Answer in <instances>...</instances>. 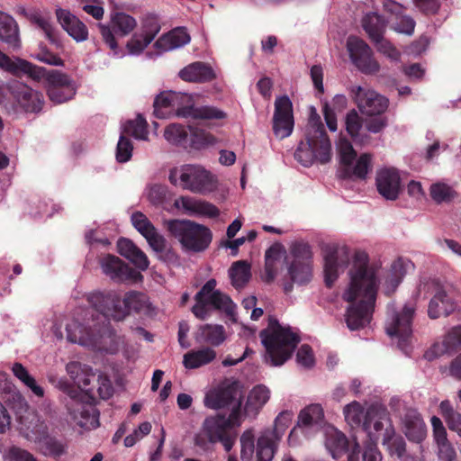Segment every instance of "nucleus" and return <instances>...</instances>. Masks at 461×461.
Instances as JSON below:
<instances>
[{"instance_id": "43", "label": "nucleus", "mask_w": 461, "mask_h": 461, "mask_svg": "<svg viewBox=\"0 0 461 461\" xmlns=\"http://www.w3.org/2000/svg\"><path fill=\"white\" fill-rule=\"evenodd\" d=\"M323 419V411L320 404H310L303 409L298 416L297 427L301 429L316 428Z\"/></svg>"}, {"instance_id": "61", "label": "nucleus", "mask_w": 461, "mask_h": 461, "mask_svg": "<svg viewBox=\"0 0 461 461\" xmlns=\"http://www.w3.org/2000/svg\"><path fill=\"white\" fill-rule=\"evenodd\" d=\"M37 60L48 64L50 66L62 67L64 61L55 53L50 51L46 48H41L37 53L33 55Z\"/></svg>"}, {"instance_id": "7", "label": "nucleus", "mask_w": 461, "mask_h": 461, "mask_svg": "<svg viewBox=\"0 0 461 461\" xmlns=\"http://www.w3.org/2000/svg\"><path fill=\"white\" fill-rule=\"evenodd\" d=\"M266 349L265 362L272 366H283L293 355L300 337L297 330L269 317L266 329L259 332Z\"/></svg>"}, {"instance_id": "36", "label": "nucleus", "mask_w": 461, "mask_h": 461, "mask_svg": "<svg viewBox=\"0 0 461 461\" xmlns=\"http://www.w3.org/2000/svg\"><path fill=\"white\" fill-rule=\"evenodd\" d=\"M191 37L185 28L178 27L163 34L154 43L158 52L163 53L181 48L190 42Z\"/></svg>"}, {"instance_id": "19", "label": "nucleus", "mask_w": 461, "mask_h": 461, "mask_svg": "<svg viewBox=\"0 0 461 461\" xmlns=\"http://www.w3.org/2000/svg\"><path fill=\"white\" fill-rule=\"evenodd\" d=\"M363 429L369 437V441L376 442L379 436L386 442L392 439L395 430L387 409L380 404H372L366 409Z\"/></svg>"}, {"instance_id": "6", "label": "nucleus", "mask_w": 461, "mask_h": 461, "mask_svg": "<svg viewBox=\"0 0 461 461\" xmlns=\"http://www.w3.org/2000/svg\"><path fill=\"white\" fill-rule=\"evenodd\" d=\"M91 310L104 320L122 321L131 311L140 312L149 308L147 296L140 292L131 291L122 299L114 291H94L86 294Z\"/></svg>"}, {"instance_id": "14", "label": "nucleus", "mask_w": 461, "mask_h": 461, "mask_svg": "<svg viewBox=\"0 0 461 461\" xmlns=\"http://www.w3.org/2000/svg\"><path fill=\"white\" fill-rule=\"evenodd\" d=\"M292 260L287 261V276L289 282L284 284L286 294L292 292L293 285H303L312 279V258L311 246L305 242H295L290 250Z\"/></svg>"}, {"instance_id": "41", "label": "nucleus", "mask_w": 461, "mask_h": 461, "mask_svg": "<svg viewBox=\"0 0 461 461\" xmlns=\"http://www.w3.org/2000/svg\"><path fill=\"white\" fill-rule=\"evenodd\" d=\"M194 339L198 343L219 346L226 339L225 329L219 324L201 325L195 332Z\"/></svg>"}, {"instance_id": "25", "label": "nucleus", "mask_w": 461, "mask_h": 461, "mask_svg": "<svg viewBox=\"0 0 461 461\" xmlns=\"http://www.w3.org/2000/svg\"><path fill=\"white\" fill-rule=\"evenodd\" d=\"M349 250L346 246H331L324 256V277L327 286H331L339 277L340 270L348 264Z\"/></svg>"}, {"instance_id": "32", "label": "nucleus", "mask_w": 461, "mask_h": 461, "mask_svg": "<svg viewBox=\"0 0 461 461\" xmlns=\"http://www.w3.org/2000/svg\"><path fill=\"white\" fill-rule=\"evenodd\" d=\"M430 421L438 459L443 461L451 456H457L455 447L447 438V433L441 420L437 416H433Z\"/></svg>"}, {"instance_id": "62", "label": "nucleus", "mask_w": 461, "mask_h": 461, "mask_svg": "<svg viewBox=\"0 0 461 461\" xmlns=\"http://www.w3.org/2000/svg\"><path fill=\"white\" fill-rule=\"evenodd\" d=\"M445 350L461 348V326L455 327L449 330L444 339Z\"/></svg>"}, {"instance_id": "39", "label": "nucleus", "mask_w": 461, "mask_h": 461, "mask_svg": "<svg viewBox=\"0 0 461 461\" xmlns=\"http://www.w3.org/2000/svg\"><path fill=\"white\" fill-rule=\"evenodd\" d=\"M119 253L129 259L140 270H146L149 261L146 254L139 249L131 240L120 239L117 242Z\"/></svg>"}, {"instance_id": "23", "label": "nucleus", "mask_w": 461, "mask_h": 461, "mask_svg": "<svg viewBox=\"0 0 461 461\" xmlns=\"http://www.w3.org/2000/svg\"><path fill=\"white\" fill-rule=\"evenodd\" d=\"M293 104L288 96H279L275 101L273 131L279 139L289 137L294 130Z\"/></svg>"}, {"instance_id": "4", "label": "nucleus", "mask_w": 461, "mask_h": 461, "mask_svg": "<svg viewBox=\"0 0 461 461\" xmlns=\"http://www.w3.org/2000/svg\"><path fill=\"white\" fill-rule=\"evenodd\" d=\"M293 417L291 411H281L274 426L261 430L258 437L253 428L245 429L240 437L241 461H272Z\"/></svg>"}, {"instance_id": "11", "label": "nucleus", "mask_w": 461, "mask_h": 461, "mask_svg": "<svg viewBox=\"0 0 461 461\" xmlns=\"http://www.w3.org/2000/svg\"><path fill=\"white\" fill-rule=\"evenodd\" d=\"M169 181L174 185L200 194L212 193L217 187L215 176L199 165L187 164L172 168Z\"/></svg>"}, {"instance_id": "33", "label": "nucleus", "mask_w": 461, "mask_h": 461, "mask_svg": "<svg viewBox=\"0 0 461 461\" xmlns=\"http://www.w3.org/2000/svg\"><path fill=\"white\" fill-rule=\"evenodd\" d=\"M56 14L62 28L76 41L82 42L87 40V27L76 15L64 9H58Z\"/></svg>"}, {"instance_id": "56", "label": "nucleus", "mask_w": 461, "mask_h": 461, "mask_svg": "<svg viewBox=\"0 0 461 461\" xmlns=\"http://www.w3.org/2000/svg\"><path fill=\"white\" fill-rule=\"evenodd\" d=\"M0 452L5 461H37L31 453L17 446L2 447Z\"/></svg>"}, {"instance_id": "48", "label": "nucleus", "mask_w": 461, "mask_h": 461, "mask_svg": "<svg viewBox=\"0 0 461 461\" xmlns=\"http://www.w3.org/2000/svg\"><path fill=\"white\" fill-rule=\"evenodd\" d=\"M366 412V409L357 401L351 402L343 408L345 421L352 428L363 427Z\"/></svg>"}, {"instance_id": "52", "label": "nucleus", "mask_w": 461, "mask_h": 461, "mask_svg": "<svg viewBox=\"0 0 461 461\" xmlns=\"http://www.w3.org/2000/svg\"><path fill=\"white\" fill-rule=\"evenodd\" d=\"M249 265L245 261H237L229 270V276L231 284L236 288H240L249 281L250 277Z\"/></svg>"}, {"instance_id": "64", "label": "nucleus", "mask_w": 461, "mask_h": 461, "mask_svg": "<svg viewBox=\"0 0 461 461\" xmlns=\"http://www.w3.org/2000/svg\"><path fill=\"white\" fill-rule=\"evenodd\" d=\"M373 42L375 44L377 50L389 59L397 60L400 58V52L384 36L380 37L379 40H375Z\"/></svg>"}, {"instance_id": "46", "label": "nucleus", "mask_w": 461, "mask_h": 461, "mask_svg": "<svg viewBox=\"0 0 461 461\" xmlns=\"http://www.w3.org/2000/svg\"><path fill=\"white\" fill-rule=\"evenodd\" d=\"M11 370L14 375L23 383L37 397L44 396V389L38 384L35 378L29 373L27 368L19 362L13 364Z\"/></svg>"}, {"instance_id": "13", "label": "nucleus", "mask_w": 461, "mask_h": 461, "mask_svg": "<svg viewBox=\"0 0 461 461\" xmlns=\"http://www.w3.org/2000/svg\"><path fill=\"white\" fill-rule=\"evenodd\" d=\"M167 230L186 250L203 251L212 241V232L206 226L189 220L168 221Z\"/></svg>"}, {"instance_id": "21", "label": "nucleus", "mask_w": 461, "mask_h": 461, "mask_svg": "<svg viewBox=\"0 0 461 461\" xmlns=\"http://www.w3.org/2000/svg\"><path fill=\"white\" fill-rule=\"evenodd\" d=\"M418 294H431L433 296L428 307L430 319H438L441 315H449L456 309L453 300L447 294L442 285L435 280L421 282L418 286Z\"/></svg>"}, {"instance_id": "10", "label": "nucleus", "mask_w": 461, "mask_h": 461, "mask_svg": "<svg viewBox=\"0 0 461 461\" xmlns=\"http://www.w3.org/2000/svg\"><path fill=\"white\" fill-rule=\"evenodd\" d=\"M216 285L215 279H210L195 294V304L192 308V312L196 318L204 320L212 311L218 310L234 319L236 304L229 295L216 289Z\"/></svg>"}, {"instance_id": "37", "label": "nucleus", "mask_w": 461, "mask_h": 461, "mask_svg": "<svg viewBox=\"0 0 461 461\" xmlns=\"http://www.w3.org/2000/svg\"><path fill=\"white\" fill-rule=\"evenodd\" d=\"M349 441L341 431L330 426L325 429V447L334 458L342 456L349 447Z\"/></svg>"}, {"instance_id": "1", "label": "nucleus", "mask_w": 461, "mask_h": 461, "mask_svg": "<svg viewBox=\"0 0 461 461\" xmlns=\"http://www.w3.org/2000/svg\"><path fill=\"white\" fill-rule=\"evenodd\" d=\"M66 371L77 386V389H75L65 381L59 382V389L68 396L66 406L71 421L83 430L98 428L99 413L85 401L88 397H94L95 391L103 399L112 396L113 390L110 379L79 362L68 363Z\"/></svg>"}, {"instance_id": "15", "label": "nucleus", "mask_w": 461, "mask_h": 461, "mask_svg": "<svg viewBox=\"0 0 461 461\" xmlns=\"http://www.w3.org/2000/svg\"><path fill=\"white\" fill-rule=\"evenodd\" d=\"M337 149L340 161L341 176L365 178L372 167L371 155L364 153L357 158V153L352 144L346 138L339 139Z\"/></svg>"}, {"instance_id": "38", "label": "nucleus", "mask_w": 461, "mask_h": 461, "mask_svg": "<svg viewBox=\"0 0 461 461\" xmlns=\"http://www.w3.org/2000/svg\"><path fill=\"white\" fill-rule=\"evenodd\" d=\"M178 75L184 81L194 83H204L215 77L211 66L199 61L187 65L179 71Z\"/></svg>"}, {"instance_id": "50", "label": "nucleus", "mask_w": 461, "mask_h": 461, "mask_svg": "<svg viewBox=\"0 0 461 461\" xmlns=\"http://www.w3.org/2000/svg\"><path fill=\"white\" fill-rule=\"evenodd\" d=\"M429 193L432 200L437 203H449L456 196L454 187L443 181L433 183Z\"/></svg>"}, {"instance_id": "54", "label": "nucleus", "mask_w": 461, "mask_h": 461, "mask_svg": "<svg viewBox=\"0 0 461 461\" xmlns=\"http://www.w3.org/2000/svg\"><path fill=\"white\" fill-rule=\"evenodd\" d=\"M188 143L191 148L200 149L215 144L216 139L211 133L203 130L190 129Z\"/></svg>"}, {"instance_id": "60", "label": "nucleus", "mask_w": 461, "mask_h": 461, "mask_svg": "<svg viewBox=\"0 0 461 461\" xmlns=\"http://www.w3.org/2000/svg\"><path fill=\"white\" fill-rule=\"evenodd\" d=\"M151 424L148 421L142 422L138 429L124 438V446L127 447L134 446L144 436L149 434Z\"/></svg>"}, {"instance_id": "24", "label": "nucleus", "mask_w": 461, "mask_h": 461, "mask_svg": "<svg viewBox=\"0 0 461 461\" xmlns=\"http://www.w3.org/2000/svg\"><path fill=\"white\" fill-rule=\"evenodd\" d=\"M131 221L133 227L145 238L151 249L157 255L162 256L167 242L148 217L140 212H135L131 214Z\"/></svg>"}, {"instance_id": "28", "label": "nucleus", "mask_w": 461, "mask_h": 461, "mask_svg": "<svg viewBox=\"0 0 461 461\" xmlns=\"http://www.w3.org/2000/svg\"><path fill=\"white\" fill-rule=\"evenodd\" d=\"M174 205L189 216L216 218L220 214L214 204L191 196L177 198Z\"/></svg>"}, {"instance_id": "2", "label": "nucleus", "mask_w": 461, "mask_h": 461, "mask_svg": "<svg viewBox=\"0 0 461 461\" xmlns=\"http://www.w3.org/2000/svg\"><path fill=\"white\" fill-rule=\"evenodd\" d=\"M91 312V317L72 320L66 326L67 338L72 343L92 349L94 351L115 354L119 351L123 339L115 334L109 321L96 312Z\"/></svg>"}, {"instance_id": "9", "label": "nucleus", "mask_w": 461, "mask_h": 461, "mask_svg": "<svg viewBox=\"0 0 461 461\" xmlns=\"http://www.w3.org/2000/svg\"><path fill=\"white\" fill-rule=\"evenodd\" d=\"M294 158L303 167H310L316 161L325 164L330 160L331 143L318 114L311 116L306 140L299 143Z\"/></svg>"}, {"instance_id": "42", "label": "nucleus", "mask_w": 461, "mask_h": 461, "mask_svg": "<svg viewBox=\"0 0 461 461\" xmlns=\"http://www.w3.org/2000/svg\"><path fill=\"white\" fill-rule=\"evenodd\" d=\"M216 357V352L210 348L191 350L184 355L183 365L185 368L194 369L211 363Z\"/></svg>"}, {"instance_id": "5", "label": "nucleus", "mask_w": 461, "mask_h": 461, "mask_svg": "<svg viewBox=\"0 0 461 461\" xmlns=\"http://www.w3.org/2000/svg\"><path fill=\"white\" fill-rule=\"evenodd\" d=\"M349 282L342 297L346 302H359L375 304L379 287L378 268L368 264V256L364 251L354 255L348 271Z\"/></svg>"}, {"instance_id": "44", "label": "nucleus", "mask_w": 461, "mask_h": 461, "mask_svg": "<svg viewBox=\"0 0 461 461\" xmlns=\"http://www.w3.org/2000/svg\"><path fill=\"white\" fill-rule=\"evenodd\" d=\"M387 22L377 13H370L364 16L362 26L372 41L384 36Z\"/></svg>"}, {"instance_id": "29", "label": "nucleus", "mask_w": 461, "mask_h": 461, "mask_svg": "<svg viewBox=\"0 0 461 461\" xmlns=\"http://www.w3.org/2000/svg\"><path fill=\"white\" fill-rule=\"evenodd\" d=\"M345 312V321L350 330L366 328L371 321L375 311V304L359 302H348Z\"/></svg>"}, {"instance_id": "3", "label": "nucleus", "mask_w": 461, "mask_h": 461, "mask_svg": "<svg viewBox=\"0 0 461 461\" xmlns=\"http://www.w3.org/2000/svg\"><path fill=\"white\" fill-rule=\"evenodd\" d=\"M0 68L14 75H28L34 80L44 81L47 95L55 104L71 100L77 93L76 82L58 69H46L22 59H11L0 50Z\"/></svg>"}, {"instance_id": "59", "label": "nucleus", "mask_w": 461, "mask_h": 461, "mask_svg": "<svg viewBox=\"0 0 461 461\" xmlns=\"http://www.w3.org/2000/svg\"><path fill=\"white\" fill-rule=\"evenodd\" d=\"M85 238L92 249L99 246L105 248L111 244L108 237L100 229L89 230L86 232Z\"/></svg>"}, {"instance_id": "22", "label": "nucleus", "mask_w": 461, "mask_h": 461, "mask_svg": "<svg viewBox=\"0 0 461 461\" xmlns=\"http://www.w3.org/2000/svg\"><path fill=\"white\" fill-rule=\"evenodd\" d=\"M350 94L359 111L366 115L380 114L388 107V100L370 87L352 86Z\"/></svg>"}, {"instance_id": "53", "label": "nucleus", "mask_w": 461, "mask_h": 461, "mask_svg": "<svg viewBox=\"0 0 461 461\" xmlns=\"http://www.w3.org/2000/svg\"><path fill=\"white\" fill-rule=\"evenodd\" d=\"M172 91H165L158 95L154 101V114L159 119H165L173 115V102L168 95Z\"/></svg>"}, {"instance_id": "51", "label": "nucleus", "mask_w": 461, "mask_h": 461, "mask_svg": "<svg viewBox=\"0 0 461 461\" xmlns=\"http://www.w3.org/2000/svg\"><path fill=\"white\" fill-rule=\"evenodd\" d=\"M111 24L116 33L121 36H126L133 31L137 25V22L132 16L120 12L112 15Z\"/></svg>"}, {"instance_id": "20", "label": "nucleus", "mask_w": 461, "mask_h": 461, "mask_svg": "<svg viewBox=\"0 0 461 461\" xmlns=\"http://www.w3.org/2000/svg\"><path fill=\"white\" fill-rule=\"evenodd\" d=\"M346 49L351 63L360 72L366 75L379 72L380 64L374 57L372 49L364 40L351 35L347 39Z\"/></svg>"}, {"instance_id": "16", "label": "nucleus", "mask_w": 461, "mask_h": 461, "mask_svg": "<svg viewBox=\"0 0 461 461\" xmlns=\"http://www.w3.org/2000/svg\"><path fill=\"white\" fill-rule=\"evenodd\" d=\"M168 95L173 102V114L178 117L204 120H221L226 117V113L215 106L195 107L193 95L187 93L172 91Z\"/></svg>"}, {"instance_id": "26", "label": "nucleus", "mask_w": 461, "mask_h": 461, "mask_svg": "<svg viewBox=\"0 0 461 461\" xmlns=\"http://www.w3.org/2000/svg\"><path fill=\"white\" fill-rule=\"evenodd\" d=\"M160 31V24L155 16H146L140 32L134 33L127 43V50L131 55L140 54L155 39Z\"/></svg>"}, {"instance_id": "30", "label": "nucleus", "mask_w": 461, "mask_h": 461, "mask_svg": "<svg viewBox=\"0 0 461 461\" xmlns=\"http://www.w3.org/2000/svg\"><path fill=\"white\" fill-rule=\"evenodd\" d=\"M376 186L379 194L387 200H395L400 193L401 179L394 168H383L376 174Z\"/></svg>"}, {"instance_id": "35", "label": "nucleus", "mask_w": 461, "mask_h": 461, "mask_svg": "<svg viewBox=\"0 0 461 461\" xmlns=\"http://www.w3.org/2000/svg\"><path fill=\"white\" fill-rule=\"evenodd\" d=\"M270 399V390L263 385L254 386L249 393L247 401L242 410L243 420L245 418L255 419L263 406Z\"/></svg>"}, {"instance_id": "57", "label": "nucleus", "mask_w": 461, "mask_h": 461, "mask_svg": "<svg viewBox=\"0 0 461 461\" xmlns=\"http://www.w3.org/2000/svg\"><path fill=\"white\" fill-rule=\"evenodd\" d=\"M167 187L160 184H150L145 189V196L153 205H161L167 197Z\"/></svg>"}, {"instance_id": "17", "label": "nucleus", "mask_w": 461, "mask_h": 461, "mask_svg": "<svg viewBox=\"0 0 461 461\" xmlns=\"http://www.w3.org/2000/svg\"><path fill=\"white\" fill-rule=\"evenodd\" d=\"M391 410L400 417L402 429L409 440L420 443L427 434L426 425L417 410L408 407L399 397H392L389 402Z\"/></svg>"}, {"instance_id": "12", "label": "nucleus", "mask_w": 461, "mask_h": 461, "mask_svg": "<svg viewBox=\"0 0 461 461\" xmlns=\"http://www.w3.org/2000/svg\"><path fill=\"white\" fill-rule=\"evenodd\" d=\"M415 311L416 306L412 303H406L400 311H396L393 305L388 306V313L385 322L386 334L405 354H409L411 343V321Z\"/></svg>"}, {"instance_id": "40", "label": "nucleus", "mask_w": 461, "mask_h": 461, "mask_svg": "<svg viewBox=\"0 0 461 461\" xmlns=\"http://www.w3.org/2000/svg\"><path fill=\"white\" fill-rule=\"evenodd\" d=\"M0 40L13 50L20 48L18 25L11 15L3 12H0Z\"/></svg>"}, {"instance_id": "27", "label": "nucleus", "mask_w": 461, "mask_h": 461, "mask_svg": "<svg viewBox=\"0 0 461 461\" xmlns=\"http://www.w3.org/2000/svg\"><path fill=\"white\" fill-rule=\"evenodd\" d=\"M411 267V261L398 258L391 264L388 269L383 272L378 269L379 284L382 285L384 294H391L396 290Z\"/></svg>"}, {"instance_id": "18", "label": "nucleus", "mask_w": 461, "mask_h": 461, "mask_svg": "<svg viewBox=\"0 0 461 461\" xmlns=\"http://www.w3.org/2000/svg\"><path fill=\"white\" fill-rule=\"evenodd\" d=\"M242 391L238 382L225 380L216 388L209 391L203 399L205 407L219 410L229 407L231 410L241 409Z\"/></svg>"}, {"instance_id": "34", "label": "nucleus", "mask_w": 461, "mask_h": 461, "mask_svg": "<svg viewBox=\"0 0 461 461\" xmlns=\"http://www.w3.org/2000/svg\"><path fill=\"white\" fill-rule=\"evenodd\" d=\"M103 273L115 282H123L131 277L132 269L113 255H106L100 261Z\"/></svg>"}, {"instance_id": "63", "label": "nucleus", "mask_w": 461, "mask_h": 461, "mask_svg": "<svg viewBox=\"0 0 461 461\" xmlns=\"http://www.w3.org/2000/svg\"><path fill=\"white\" fill-rule=\"evenodd\" d=\"M384 445H387L390 453L396 456L398 458H402L406 452V443L402 437H392V439H388L386 442L383 440Z\"/></svg>"}, {"instance_id": "47", "label": "nucleus", "mask_w": 461, "mask_h": 461, "mask_svg": "<svg viewBox=\"0 0 461 461\" xmlns=\"http://www.w3.org/2000/svg\"><path fill=\"white\" fill-rule=\"evenodd\" d=\"M146 120L141 116L138 115L134 120L126 122L122 127L121 134L131 135L136 140H148L149 131Z\"/></svg>"}, {"instance_id": "8", "label": "nucleus", "mask_w": 461, "mask_h": 461, "mask_svg": "<svg viewBox=\"0 0 461 461\" xmlns=\"http://www.w3.org/2000/svg\"><path fill=\"white\" fill-rule=\"evenodd\" d=\"M243 423L242 411L239 407L231 410L229 416L217 413L207 416L201 426V432L194 436V444L204 448L208 443H220L226 452H230L237 441L238 434L233 428Z\"/></svg>"}, {"instance_id": "49", "label": "nucleus", "mask_w": 461, "mask_h": 461, "mask_svg": "<svg viewBox=\"0 0 461 461\" xmlns=\"http://www.w3.org/2000/svg\"><path fill=\"white\" fill-rule=\"evenodd\" d=\"M189 133L185 127L179 123H170L164 131L165 140L176 146L185 147L188 143Z\"/></svg>"}, {"instance_id": "45", "label": "nucleus", "mask_w": 461, "mask_h": 461, "mask_svg": "<svg viewBox=\"0 0 461 461\" xmlns=\"http://www.w3.org/2000/svg\"><path fill=\"white\" fill-rule=\"evenodd\" d=\"M345 125L348 133L356 142H359L361 144H366L368 142V136L362 131V118L356 110H351L347 113Z\"/></svg>"}, {"instance_id": "58", "label": "nucleus", "mask_w": 461, "mask_h": 461, "mask_svg": "<svg viewBox=\"0 0 461 461\" xmlns=\"http://www.w3.org/2000/svg\"><path fill=\"white\" fill-rule=\"evenodd\" d=\"M132 150L133 146L131 140L121 134L116 148V160L120 163L129 161L132 156Z\"/></svg>"}, {"instance_id": "31", "label": "nucleus", "mask_w": 461, "mask_h": 461, "mask_svg": "<svg viewBox=\"0 0 461 461\" xmlns=\"http://www.w3.org/2000/svg\"><path fill=\"white\" fill-rule=\"evenodd\" d=\"M13 95L20 106L27 113H38L42 109L43 95L31 87L17 84L13 89Z\"/></svg>"}, {"instance_id": "55", "label": "nucleus", "mask_w": 461, "mask_h": 461, "mask_svg": "<svg viewBox=\"0 0 461 461\" xmlns=\"http://www.w3.org/2000/svg\"><path fill=\"white\" fill-rule=\"evenodd\" d=\"M282 257L280 246L270 247L265 255V271L268 281H272L276 276V262Z\"/></svg>"}]
</instances>
